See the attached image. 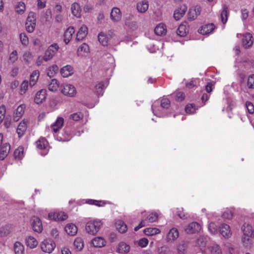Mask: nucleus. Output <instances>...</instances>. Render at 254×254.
Masks as SVG:
<instances>
[{"label":"nucleus","mask_w":254,"mask_h":254,"mask_svg":"<svg viewBox=\"0 0 254 254\" xmlns=\"http://www.w3.org/2000/svg\"><path fill=\"white\" fill-rule=\"evenodd\" d=\"M185 98V94L183 92H178L176 95V100L178 101H182Z\"/></svg>","instance_id":"obj_63"},{"label":"nucleus","mask_w":254,"mask_h":254,"mask_svg":"<svg viewBox=\"0 0 254 254\" xmlns=\"http://www.w3.org/2000/svg\"><path fill=\"white\" fill-rule=\"evenodd\" d=\"M195 109L191 104L187 105L185 108V111L187 113L191 114L194 113Z\"/></svg>","instance_id":"obj_57"},{"label":"nucleus","mask_w":254,"mask_h":254,"mask_svg":"<svg viewBox=\"0 0 254 254\" xmlns=\"http://www.w3.org/2000/svg\"><path fill=\"white\" fill-rule=\"evenodd\" d=\"M87 31L88 28L86 26L83 25L81 27L76 34V40L77 41L82 40L86 36Z\"/></svg>","instance_id":"obj_13"},{"label":"nucleus","mask_w":254,"mask_h":254,"mask_svg":"<svg viewBox=\"0 0 254 254\" xmlns=\"http://www.w3.org/2000/svg\"><path fill=\"white\" fill-rule=\"evenodd\" d=\"M215 26L213 24H208L201 27L198 31L200 34L206 35L211 33L214 29Z\"/></svg>","instance_id":"obj_10"},{"label":"nucleus","mask_w":254,"mask_h":254,"mask_svg":"<svg viewBox=\"0 0 254 254\" xmlns=\"http://www.w3.org/2000/svg\"><path fill=\"white\" fill-rule=\"evenodd\" d=\"M148 244V241L147 239L145 238L141 239L138 243V245L142 248L146 247Z\"/></svg>","instance_id":"obj_55"},{"label":"nucleus","mask_w":254,"mask_h":254,"mask_svg":"<svg viewBox=\"0 0 254 254\" xmlns=\"http://www.w3.org/2000/svg\"><path fill=\"white\" fill-rule=\"evenodd\" d=\"M165 25L160 24L156 26L154 29V32L157 35L161 36L165 34L166 29Z\"/></svg>","instance_id":"obj_29"},{"label":"nucleus","mask_w":254,"mask_h":254,"mask_svg":"<svg viewBox=\"0 0 254 254\" xmlns=\"http://www.w3.org/2000/svg\"><path fill=\"white\" fill-rule=\"evenodd\" d=\"M59 49V47L57 44H52L46 51L45 55L42 59L45 61L50 60L53 57Z\"/></svg>","instance_id":"obj_2"},{"label":"nucleus","mask_w":254,"mask_h":254,"mask_svg":"<svg viewBox=\"0 0 254 254\" xmlns=\"http://www.w3.org/2000/svg\"><path fill=\"white\" fill-rule=\"evenodd\" d=\"M8 226H3L0 228V236L5 237L10 233Z\"/></svg>","instance_id":"obj_41"},{"label":"nucleus","mask_w":254,"mask_h":254,"mask_svg":"<svg viewBox=\"0 0 254 254\" xmlns=\"http://www.w3.org/2000/svg\"><path fill=\"white\" fill-rule=\"evenodd\" d=\"M44 17L46 19V21H49L52 18V11L50 9H48L44 13Z\"/></svg>","instance_id":"obj_56"},{"label":"nucleus","mask_w":254,"mask_h":254,"mask_svg":"<svg viewBox=\"0 0 254 254\" xmlns=\"http://www.w3.org/2000/svg\"><path fill=\"white\" fill-rule=\"evenodd\" d=\"M9 60L12 63H14L17 60V53L16 51L14 50L10 54Z\"/></svg>","instance_id":"obj_59"},{"label":"nucleus","mask_w":254,"mask_h":254,"mask_svg":"<svg viewBox=\"0 0 254 254\" xmlns=\"http://www.w3.org/2000/svg\"><path fill=\"white\" fill-rule=\"evenodd\" d=\"M220 233L225 238H229L231 234L230 233V227L226 224H222L219 227Z\"/></svg>","instance_id":"obj_11"},{"label":"nucleus","mask_w":254,"mask_h":254,"mask_svg":"<svg viewBox=\"0 0 254 254\" xmlns=\"http://www.w3.org/2000/svg\"><path fill=\"white\" fill-rule=\"evenodd\" d=\"M74 33V29L73 27H69L65 31L64 33V42L66 44H67L71 38H72V34Z\"/></svg>","instance_id":"obj_22"},{"label":"nucleus","mask_w":254,"mask_h":254,"mask_svg":"<svg viewBox=\"0 0 254 254\" xmlns=\"http://www.w3.org/2000/svg\"><path fill=\"white\" fill-rule=\"evenodd\" d=\"M228 13V7L226 5H223V9L221 13V19L223 24L226 23L227 21Z\"/></svg>","instance_id":"obj_32"},{"label":"nucleus","mask_w":254,"mask_h":254,"mask_svg":"<svg viewBox=\"0 0 254 254\" xmlns=\"http://www.w3.org/2000/svg\"><path fill=\"white\" fill-rule=\"evenodd\" d=\"M130 246L125 242H121L118 245L117 252L120 254H126L129 252Z\"/></svg>","instance_id":"obj_15"},{"label":"nucleus","mask_w":254,"mask_h":254,"mask_svg":"<svg viewBox=\"0 0 254 254\" xmlns=\"http://www.w3.org/2000/svg\"><path fill=\"white\" fill-rule=\"evenodd\" d=\"M187 9V7L185 5L180 7L179 9H176L174 13V18L176 20L180 19L186 13Z\"/></svg>","instance_id":"obj_18"},{"label":"nucleus","mask_w":254,"mask_h":254,"mask_svg":"<svg viewBox=\"0 0 254 254\" xmlns=\"http://www.w3.org/2000/svg\"><path fill=\"white\" fill-rule=\"evenodd\" d=\"M232 216H233L232 213L230 210H227V211H225L222 215V217L224 219H229V220L231 219L232 218Z\"/></svg>","instance_id":"obj_54"},{"label":"nucleus","mask_w":254,"mask_h":254,"mask_svg":"<svg viewBox=\"0 0 254 254\" xmlns=\"http://www.w3.org/2000/svg\"><path fill=\"white\" fill-rule=\"evenodd\" d=\"M102 224L100 221L88 222L86 225V230L88 233L95 235L100 230Z\"/></svg>","instance_id":"obj_1"},{"label":"nucleus","mask_w":254,"mask_h":254,"mask_svg":"<svg viewBox=\"0 0 254 254\" xmlns=\"http://www.w3.org/2000/svg\"><path fill=\"white\" fill-rule=\"evenodd\" d=\"M110 17L114 21H119L121 19L122 14L120 9L117 7L113 8L110 13Z\"/></svg>","instance_id":"obj_9"},{"label":"nucleus","mask_w":254,"mask_h":254,"mask_svg":"<svg viewBox=\"0 0 254 254\" xmlns=\"http://www.w3.org/2000/svg\"><path fill=\"white\" fill-rule=\"evenodd\" d=\"M242 18L243 20L246 19L249 16V12L247 9L242 10Z\"/></svg>","instance_id":"obj_64"},{"label":"nucleus","mask_w":254,"mask_h":254,"mask_svg":"<svg viewBox=\"0 0 254 254\" xmlns=\"http://www.w3.org/2000/svg\"><path fill=\"white\" fill-rule=\"evenodd\" d=\"M200 229L201 226L199 223L192 222L187 226L185 231L187 234H193L198 232Z\"/></svg>","instance_id":"obj_5"},{"label":"nucleus","mask_w":254,"mask_h":254,"mask_svg":"<svg viewBox=\"0 0 254 254\" xmlns=\"http://www.w3.org/2000/svg\"><path fill=\"white\" fill-rule=\"evenodd\" d=\"M25 25L26 30L29 33H32L34 30L36 22L28 23V22H26Z\"/></svg>","instance_id":"obj_45"},{"label":"nucleus","mask_w":254,"mask_h":254,"mask_svg":"<svg viewBox=\"0 0 254 254\" xmlns=\"http://www.w3.org/2000/svg\"><path fill=\"white\" fill-rule=\"evenodd\" d=\"M176 33L178 35L181 37L185 36L186 34V26L183 24H181L178 28Z\"/></svg>","instance_id":"obj_38"},{"label":"nucleus","mask_w":254,"mask_h":254,"mask_svg":"<svg viewBox=\"0 0 254 254\" xmlns=\"http://www.w3.org/2000/svg\"><path fill=\"white\" fill-rule=\"evenodd\" d=\"M148 220L151 222H155L158 220V214L156 213H152L148 217Z\"/></svg>","instance_id":"obj_61"},{"label":"nucleus","mask_w":254,"mask_h":254,"mask_svg":"<svg viewBox=\"0 0 254 254\" xmlns=\"http://www.w3.org/2000/svg\"><path fill=\"white\" fill-rule=\"evenodd\" d=\"M104 87V84L102 82H100L97 84L95 86L96 92L98 95H102L103 93V89Z\"/></svg>","instance_id":"obj_42"},{"label":"nucleus","mask_w":254,"mask_h":254,"mask_svg":"<svg viewBox=\"0 0 254 254\" xmlns=\"http://www.w3.org/2000/svg\"><path fill=\"white\" fill-rule=\"evenodd\" d=\"M23 154V148L22 147L21 148H18V149H16L15 150L14 152V155L15 156V158H21L22 157Z\"/></svg>","instance_id":"obj_43"},{"label":"nucleus","mask_w":254,"mask_h":254,"mask_svg":"<svg viewBox=\"0 0 254 254\" xmlns=\"http://www.w3.org/2000/svg\"><path fill=\"white\" fill-rule=\"evenodd\" d=\"M39 76V72L38 70H35L33 71L32 74L30 75V79L29 84L30 86L32 87L37 82L38 77Z\"/></svg>","instance_id":"obj_26"},{"label":"nucleus","mask_w":254,"mask_h":254,"mask_svg":"<svg viewBox=\"0 0 254 254\" xmlns=\"http://www.w3.org/2000/svg\"><path fill=\"white\" fill-rule=\"evenodd\" d=\"M178 237L179 232L178 230L175 228H173L171 229L167 234V240L168 242L170 241H174L176 240Z\"/></svg>","instance_id":"obj_17"},{"label":"nucleus","mask_w":254,"mask_h":254,"mask_svg":"<svg viewBox=\"0 0 254 254\" xmlns=\"http://www.w3.org/2000/svg\"><path fill=\"white\" fill-rule=\"evenodd\" d=\"M34 13L33 12H30L27 18V21L28 23H32L36 22V19L34 17Z\"/></svg>","instance_id":"obj_60"},{"label":"nucleus","mask_w":254,"mask_h":254,"mask_svg":"<svg viewBox=\"0 0 254 254\" xmlns=\"http://www.w3.org/2000/svg\"><path fill=\"white\" fill-rule=\"evenodd\" d=\"M58 221H64L67 218V215L64 212L57 213Z\"/></svg>","instance_id":"obj_51"},{"label":"nucleus","mask_w":254,"mask_h":254,"mask_svg":"<svg viewBox=\"0 0 254 254\" xmlns=\"http://www.w3.org/2000/svg\"><path fill=\"white\" fill-rule=\"evenodd\" d=\"M81 115L80 113H74L70 115V118L74 121H77L81 118Z\"/></svg>","instance_id":"obj_62"},{"label":"nucleus","mask_w":254,"mask_h":254,"mask_svg":"<svg viewBox=\"0 0 254 254\" xmlns=\"http://www.w3.org/2000/svg\"><path fill=\"white\" fill-rule=\"evenodd\" d=\"M59 67L56 65H53L50 69L49 70V71L47 73V75L50 78L53 77L54 75L58 71Z\"/></svg>","instance_id":"obj_35"},{"label":"nucleus","mask_w":254,"mask_h":254,"mask_svg":"<svg viewBox=\"0 0 254 254\" xmlns=\"http://www.w3.org/2000/svg\"><path fill=\"white\" fill-rule=\"evenodd\" d=\"M98 41L103 46H105L108 45V38L106 36L101 32L98 35Z\"/></svg>","instance_id":"obj_33"},{"label":"nucleus","mask_w":254,"mask_h":254,"mask_svg":"<svg viewBox=\"0 0 254 254\" xmlns=\"http://www.w3.org/2000/svg\"><path fill=\"white\" fill-rule=\"evenodd\" d=\"M242 230L243 232L244 235L248 237V240L249 239L250 237H252L254 231L252 229V227L250 225L248 224L247 226L244 225L242 227Z\"/></svg>","instance_id":"obj_20"},{"label":"nucleus","mask_w":254,"mask_h":254,"mask_svg":"<svg viewBox=\"0 0 254 254\" xmlns=\"http://www.w3.org/2000/svg\"><path fill=\"white\" fill-rule=\"evenodd\" d=\"M116 228L121 233H124L127 231V225L122 220H118L116 223Z\"/></svg>","instance_id":"obj_25"},{"label":"nucleus","mask_w":254,"mask_h":254,"mask_svg":"<svg viewBox=\"0 0 254 254\" xmlns=\"http://www.w3.org/2000/svg\"><path fill=\"white\" fill-rule=\"evenodd\" d=\"M66 232L70 236L75 235L77 232V227L73 224H69L65 226L64 228Z\"/></svg>","instance_id":"obj_21"},{"label":"nucleus","mask_w":254,"mask_h":254,"mask_svg":"<svg viewBox=\"0 0 254 254\" xmlns=\"http://www.w3.org/2000/svg\"><path fill=\"white\" fill-rule=\"evenodd\" d=\"M46 92L47 90L44 89L38 91L35 97V102L37 104L43 103L46 99Z\"/></svg>","instance_id":"obj_6"},{"label":"nucleus","mask_w":254,"mask_h":254,"mask_svg":"<svg viewBox=\"0 0 254 254\" xmlns=\"http://www.w3.org/2000/svg\"><path fill=\"white\" fill-rule=\"evenodd\" d=\"M14 249L15 254H24V247L19 242H16L14 244Z\"/></svg>","instance_id":"obj_30"},{"label":"nucleus","mask_w":254,"mask_h":254,"mask_svg":"<svg viewBox=\"0 0 254 254\" xmlns=\"http://www.w3.org/2000/svg\"><path fill=\"white\" fill-rule=\"evenodd\" d=\"M26 244L27 246L33 249L37 246L38 242L33 237L29 236L26 239Z\"/></svg>","instance_id":"obj_28"},{"label":"nucleus","mask_w":254,"mask_h":254,"mask_svg":"<svg viewBox=\"0 0 254 254\" xmlns=\"http://www.w3.org/2000/svg\"><path fill=\"white\" fill-rule=\"evenodd\" d=\"M242 41L243 45L245 48L251 47L254 43L253 36L250 33H247L244 36Z\"/></svg>","instance_id":"obj_8"},{"label":"nucleus","mask_w":254,"mask_h":254,"mask_svg":"<svg viewBox=\"0 0 254 254\" xmlns=\"http://www.w3.org/2000/svg\"><path fill=\"white\" fill-rule=\"evenodd\" d=\"M36 143L37 147L40 149H42L46 148V145L47 142L45 139L41 138L39 139L38 141H36Z\"/></svg>","instance_id":"obj_40"},{"label":"nucleus","mask_w":254,"mask_h":254,"mask_svg":"<svg viewBox=\"0 0 254 254\" xmlns=\"http://www.w3.org/2000/svg\"><path fill=\"white\" fill-rule=\"evenodd\" d=\"M92 243L94 247L97 248H101L106 245V241L101 237H98L94 238L92 240Z\"/></svg>","instance_id":"obj_19"},{"label":"nucleus","mask_w":254,"mask_h":254,"mask_svg":"<svg viewBox=\"0 0 254 254\" xmlns=\"http://www.w3.org/2000/svg\"><path fill=\"white\" fill-rule=\"evenodd\" d=\"M149 4L146 0H143L137 3L136 8L138 12L144 13L148 8Z\"/></svg>","instance_id":"obj_14"},{"label":"nucleus","mask_w":254,"mask_h":254,"mask_svg":"<svg viewBox=\"0 0 254 254\" xmlns=\"http://www.w3.org/2000/svg\"><path fill=\"white\" fill-rule=\"evenodd\" d=\"M26 127L25 123H20L17 129V132L19 137H21L23 134V132L26 130Z\"/></svg>","instance_id":"obj_36"},{"label":"nucleus","mask_w":254,"mask_h":254,"mask_svg":"<svg viewBox=\"0 0 254 254\" xmlns=\"http://www.w3.org/2000/svg\"><path fill=\"white\" fill-rule=\"evenodd\" d=\"M143 232L146 235L153 236L160 233V230L156 228H147L144 230Z\"/></svg>","instance_id":"obj_31"},{"label":"nucleus","mask_w":254,"mask_h":254,"mask_svg":"<svg viewBox=\"0 0 254 254\" xmlns=\"http://www.w3.org/2000/svg\"><path fill=\"white\" fill-rule=\"evenodd\" d=\"M10 149V145L8 143L3 144L0 151V160H3L7 156Z\"/></svg>","instance_id":"obj_12"},{"label":"nucleus","mask_w":254,"mask_h":254,"mask_svg":"<svg viewBox=\"0 0 254 254\" xmlns=\"http://www.w3.org/2000/svg\"><path fill=\"white\" fill-rule=\"evenodd\" d=\"M55 247V243L51 239L44 240L41 244V249L45 253H51Z\"/></svg>","instance_id":"obj_3"},{"label":"nucleus","mask_w":254,"mask_h":254,"mask_svg":"<svg viewBox=\"0 0 254 254\" xmlns=\"http://www.w3.org/2000/svg\"><path fill=\"white\" fill-rule=\"evenodd\" d=\"M25 8V4L23 2H18L16 7V8L17 9L16 11L19 13H21L22 12H24Z\"/></svg>","instance_id":"obj_46"},{"label":"nucleus","mask_w":254,"mask_h":254,"mask_svg":"<svg viewBox=\"0 0 254 254\" xmlns=\"http://www.w3.org/2000/svg\"><path fill=\"white\" fill-rule=\"evenodd\" d=\"M59 87L58 80L56 79L52 80L51 83L49 85V89L52 91H55Z\"/></svg>","instance_id":"obj_34"},{"label":"nucleus","mask_w":254,"mask_h":254,"mask_svg":"<svg viewBox=\"0 0 254 254\" xmlns=\"http://www.w3.org/2000/svg\"><path fill=\"white\" fill-rule=\"evenodd\" d=\"M219 227L213 222L209 223L208 226V229L212 233H215L217 232Z\"/></svg>","instance_id":"obj_44"},{"label":"nucleus","mask_w":254,"mask_h":254,"mask_svg":"<svg viewBox=\"0 0 254 254\" xmlns=\"http://www.w3.org/2000/svg\"><path fill=\"white\" fill-rule=\"evenodd\" d=\"M31 225L33 230L36 232L41 233L43 230L42 224L41 220L38 217L33 216L30 219Z\"/></svg>","instance_id":"obj_4"},{"label":"nucleus","mask_w":254,"mask_h":254,"mask_svg":"<svg viewBox=\"0 0 254 254\" xmlns=\"http://www.w3.org/2000/svg\"><path fill=\"white\" fill-rule=\"evenodd\" d=\"M74 245L77 249L80 251L84 247L83 242L80 238H77L75 240Z\"/></svg>","instance_id":"obj_37"},{"label":"nucleus","mask_w":254,"mask_h":254,"mask_svg":"<svg viewBox=\"0 0 254 254\" xmlns=\"http://www.w3.org/2000/svg\"><path fill=\"white\" fill-rule=\"evenodd\" d=\"M73 67L70 65L64 66L61 69V73L64 77H67L73 74Z\"/></svg>","instance_id":"obj_16"},{"label":"nucleus","mask_w":254,"mask_h":254,"mask_svg":"<svg viewBox=\"0 0 254 254\" xmlns=\"http://www.w3.org/2000/svg\"><path fill=\"white\" fill-rule=\"evenodd\" d=\"M89 46L86 43H83L78 48V49L77 50V54H78V55H80L81 52L88 53V52H89Z\"/></svg>","instance_id":"obj_39"},{"label":"nucleus","mask_w":254,"mask_h":254,"mask_svg":"<svg viewBox=\"0 0 254 254\" xmlns=\"http://www.w3.org/2000/svg\"><path fill=\"white\" fill-rule=\"evenodd\" d=\"M189 242L188 241H183L178 246V252L179 254H184L185 251L188 248Z\"/></svg>","instance_id":"obj_27"},{"label":"nucleus","mask_w":254,"mask_h":254,"mask_svg":"<svg viewBox=\"0 0 254 254\" xmlns=\"http://www.w3.org/2000/svg\"><path fill=\"white\" fill-rule=\"evenodd\" d=\"M23 113H24V110H23V108L22 106L21 105L19 106L16 109V113H15L16 116L14 117V118H20L22 116Z\"/></svg>","instance_id":"obj_49"},{"label":"nucleus","mask_w":254,"mask_h":254,"mask_svg":"<svg viewBox=\"0 0 254 254\" xmlns=\"http://www.w3.org/2000/svg\"><path fill=\"white\" fill-rule=\"evenodd\" d=\"M64 124V119L62 117L58 118L56 122L52 126L53 131L57 132L63 127Z\"/></svg>","instance_id":"obj_23"},{"label":"nucleus","mask_w":254,"mask_h":254,"mask_svg":"<svg viewBox=\"0 0 254 254\" xmlns=\"http://www.w3.org/2000/svg\"><path fill=\"white\" fill-rule=\"evenodd\" d=\"M20 38L23 45H27L28 44V38L25 33H21L20 35Z\"/></svg>","instance_id":"obj_47"},{"label":"nucleus","mask_w":254,"mask_h":254,"mask_svg":"<svg viewBox=\"0 0 254 254\" xmlns=\"http://www.w3.org/2000/svg\"><path fill=\"white\" fill-rule=\"evenodd\" d=\"M189 19H190L191 20H194L196 17V14L195 12V10H194L193 9L191 8L190 9L189 12Z\"/></svg>","instance_id":"obj_58"},{"label":"nucleus","mask_w":254,"mask_h":254,"mask_svg":"<svg viewBox=\"0 0 254 254\" xmlns=\"http://www.w3.org/2000/svg\"><path fill=\"white\" fill-rule=\"evenodd\" d=\"M248 86L249 88H254V75H250L248 80Z\"/></svg>","instance_id":"obj_52"},{"label":"nucleus","mask_w":254,"mask_h":254,"mask_svg":"<svg viewBox=\"0 0 254 254\" xmlns=\"http://www.w3.org/2000/svg\"><path fill=\"white\" fill-rule=\"evenodd\" d=\"M62 92L65 95H68L70 97L73 96L76 93L75 87L71 85L68 84L64 86L62 89Z\"/></svg>","instance_id":"obj_7"},{"label":"nucleus","mask_w":254,"mask_h":254,"mask_svg":"<svg viewBox=\"0 0 254 254\" xmlns=\"http://www.w3.org/2000/svg\"><path fill=\"white\" fill-rule=\"evenodd\" d=\"M170 105V101L167 98H164L161 100V106L164 108L168 109Z\"/></svg>","instance_id":"obj_48"},{"label":"nucleus","mask_w":254,"mask_h":254,"mask_svg":"<svg viewBox=\"0 0 254 254\" xmlns=\"http://www.w3.org/2000/svg\"><path fill=\"white\" fill-rule=\"evenodd\" d=\"M246 106L250 114H252L254 113V106L251 102L247 101L246 103Z\"/></svg>","instance_id":"obj_53"},{"label":"nucleus","mask_w":254,"mask_h":254,"mask_svg":"<svg viewBox=\"0 0 254 254\" xmlns=\"http://www.w3.org/2000/svg\"><path fill=\"white\" fill-rule=\"evenodd\" d=\"M28 87V82L27 80H24L21 85V94H24L27 90Z\"/></svg>","instance_id":"obj_50"},{"label":"nucleus","mask_w":254,"mask_h":254,"mask_svg":"<svg viewBox=\"0 0 254 254\" xmlns=\"http://www.w3.org/2000/svg\"><path fill=\"white\" fill-rule=\"evenodd\" d=\"M71 10L72 14L76 17H80V7L78 3L76 2L73 3L71 5Z\"/></svg>","instance_id":"obj_24"}]
</instances>
